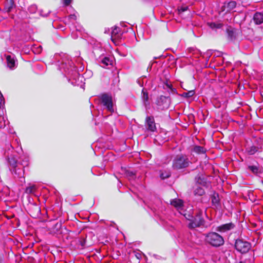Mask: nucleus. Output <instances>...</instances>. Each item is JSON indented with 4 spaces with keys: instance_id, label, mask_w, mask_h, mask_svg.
I'll return each instance as SVG.
<instances>
[{
    "instance_id": "obj_9",
    "label": "nucleus",
    "mask_w": 263,
    "mask_h": 263,
    "mask_svg": "<svg viewBox=\"0 0 263 263\" xmlns=\"http://www.w3.org/2000/svg\"><path fill=\"white\" fill-rule=\"evenodd\" d=\"M236 222H230L219 226L216 231L221 233H224L234 229L236 227Z\"/></svg>"
},
{
    "instance_id": "obj_2",
    "label": "nucleus",
    "mask_w": 263,
    "mask_h": 263,
    "mask_svg": "<svg viewBox=\"0 0 263 263\" xmlns=\"http://www.w3.org/2000/svg\"><path fill=\"white\" fill-rule=\"evenodd\" d=\"M205 241L214 247H219L224 244L223 238L216 232H209L204 234Z\"/></svg>"
},
{
    "instance_id": "obj_12",
    "label": "nucleus",
    "mask_w": 263,
    "mask_h": 263,
    "mask_svg": "<svg viewBox=\"0 0 263 263\" xmlns=\"http://www.w3.org/2000/svg\"><path fill=\"white\" fill-rule=\"evenodd\" d=\"M63 230L68 231L65 227H62L61 222H57L53 226L51 232L54 234H59L62 233Z\"/></svg>"
},
{
    "instance_id": "obj_7",
    "label": "nucleus",
    "mask_w": 263,
    "mask_h": 263,
    "mask_svg": "<svg viewBox=\"0 0 263 263\" xmlns=\"http://www.w3.org/2000/svg\"><path fill=\"white\" fill-rule=\"evenodd\" d=\"M27 211L32 217L36 218L41 213L40 208L35 203H30L27 206Z\"/></svg>"
},
{
    "instance_id": "obj_6",
    "label": "nucleus",
    "mask_w": 263,
    "mask_h": 263,
    "mask_svg": "<svg viewBox=\"0 0 263 263\" xmlns=\"http://www.w3.org/2000/svg\"><path fill=\"white\" fill-rule=\"evenodd\" d=\"M101 99L102 104L106 106L107 110L111 112H114L112 97L107 93H103L101 96Z\"/></svg>"
},
{
    "instance_id": "obj_26",
    "label": "nucleus",
    "mask_w": 263,
    "mask_h": 263,
    "mask_svg": "<svg viewBox=\"0 0 263 263\" xmlns=\"http://www.w3.org/2000/svg\"><path fill=\"white\" fill-rule=\"evenodd\" d=\"M209 26L212 29H219L221 28L223 26V24L222 23H208Z\"/></svg>"
},
{
    "instance_id": "obj_5",
    "label": "nucleus",
    "mask_w": 263,
    "mask_h": 263,
    "mask_svg": "<svg viewBox=\"0 0 263 263\" xmlns=\"http://www.w3.org/2000/svg\"><path fill=\"white\" fill-rule=\"evenodd\" d=\"M171 103V99L170 97H165L163 95L158 97L155 102L157 109L159 110H164L168 108Z\"/></svg>"
},
{
    "instance_id": "obj_20",
    "label": "nucleus",
    "mask_w": 263,
    "mask_h": 263,
    "mask_svg": "<svg viewBox=\"0 0 263 263\" xmlns=\"http://www.w3.org/2000/svg\"><path fill=\"white\" fill-rule=\"evenodd\" d=\"M261 149V146L252 145L248 149V153L250 155H254Z\"/></svg>"
},
{
    "instance_id": "obj_30",
    "label": "nucleus",
    "mask_w": 263,
    "mask_h": 263,
    "mask_svg": "<svg viewBox=\"0 0 263 263\" xmlns=\"http://www.w3.org/2000/svg\"><path fill=\"white\" fill-rule=\"evenodd\" d=\"M8 162L12 167L15 168L16 167L17 161L14 157L8 158Z\"/></svg>"
},
{
    "instance_id": "obj_19",
    "label": "nucleus",
    "mask_w": 263,
    "mask_h": 263,
    "mask_svg": "<svg viewBox=\"0 0 263 263\" xmlns=\"http://www.w3.org/2000/svg\"><path fill=\"white\" fill-rule=\"evenodd\" d=\"M193 193L195 196H201L203 195L205 192L203 188L200 186H197L196 189H195Z\"/></svg>"
},
{
    "instance_id": "obj_31",
    "label": "nucleus",
    "mask_w": 263,
    "mask_h": 263,
    "mask_svg": "<svg viewBox=\"0 0 263 263\" xmlns=\"http://www.w3.org/2000/svg\"><path fill=\"white\" fill-rule=\"evenodd\" d=\"M86 236L84 237L80 238L79 240V243L82 247V248L83 249L86 247Z\"/></svg>"
},
{
    "instance_id": "obj_28",
    "label": "nucleus",
    "mask_w": 263,
    "mask_h": 263,
    "mask_svg": "<svg viewBox=\"0 0 263 263\" xmlns=\"http://www.w3.org/2000/svg\"><path fill=\"white\" fill-rule=\"evenodd\" d=\"M112 60H111L108 57H105L103 58L101 60V62L105 66L112 64Z\"/></svg>"
},
{
    "instance_id": "obj_4",
    "label": "nucleus",
    "mask_w": 263,
    "mask_h": 263,
    "mask_svg": "<svg viewBox=\"0 0 263 263\" xmlns=\"http://www.w3.org/2000/svg\"><path fill=\"white\" fill-rule=\"evenodd\" d=\"M204 220L202 217V211L199 210L195 214V217L193 219L190 220L189 224V228L194 229L203 226L204 224Z\"/></svg>"
},
{
    "instance_id": "obj_37",
    "label": "nucleus",
    "mask_w": 263,
    "mask_h": 263,
    "mask_svg": "<svg viewBox=\"0 0 263 263\" xmlns=\"http://www.w3.org/2000/svg\"><path fill=\"white\" fill-rule=\"evenodd\" d=\"M241 232H241V230H240V231H239L238 232V233H240V234H241Z\"/></svg>"
},
{
    "instance_id": "obj_34",
    "label": "nucleus",
    "mask_w": 263,
    "mask_h": 263,
    "mask_svg": "<svg viewBox=\"0 0 263 263\" xmlns=\"http://www.w3.org/2000/svg\"><path fill=\"white\" fill-rule=\"evenodd\" d=\"M72 0H64V4L65 6H68L71 3Z\"/></svg>"
},
{
    "instance_id": "obj_38",
    "label": "nucleus",
    "mask_w": 263,
    "mask_h": 263,
    "mask_svg": "<svg viewBox=\"0 0 263 263\" xmlns=\"http://www.w3.org/2000/svg\"><path fill=\"white\" fill-rule=\"evenodd\" d=\"M239 263H242V261H240Z\"/></svg>"
},
{
    "instance_id": "obj_13",
    "label": "nucleus",
    "mask_w": 263,
    "mask_h": 263,
    "mask_svg": "<svg viewBox=\"0 0 263 263\" xmlns=\"http://www.w3.org/2000/svg\"><path fill=\"white\" fill-rule=\"evenodd\" d=\"M15 7L13 0H5L4 3V10L8 13L11 12Z\"/></svg>"
},
{
    "instance_id": "obj_3",
    "label": "nucleus",
    "mask_w": 263,
    "mask_h": 263,
    "mask_svg": "<svg viewBox=\"0 0 263 263\" xmlns=\"http://www.w3.org/2000/svg\"><path fill=\"white\" fill-rule=\"evenodd\" d=\"M234 248L236 251L241 254H245L251 248V243L242 238H238L235 240Z\"/></svg>"
},
{
    "instance_id": "obj_35",
    "label": "nucleus",
    "mask_w": 263,
    "mask_h": 263,
    "mask_svg": "<svg viewBox=\"0 0 263 263\" xmlns=\"http://www.w3.org/2000/svg\"><path fill=\"white\" fill-rule=\"evenodd\" d=\"M127 174L129 176H134L135 175V174L133 172H127Z\"/></svg>"
},
{
    "instance_id": "obj_11",
    "label": "nucleus",
    "mask_w": 263,
    "mask_h": 263,
    "mask_svg": "<svg viewBox=\"0 0 263 263\" xmlns=\"http://www.w3.org/2000/svg\"><path fill=\"white\" fill-rule=\"evenodd\" d=\"M211 202L212 205L216 209H219L221 208L220 199L217 193L214 192L211 196Z\"/></svg>"
},
{
    "instance_id": "obj_33",
    "label": "nucleus",
    "mask_w": 263,
    "mask_h": 263,
    "mask_svg": "<svg viewBox=\"0 0 263 263\" xmlns=\"http://www.w3.org/2000/svg\"><path fill=\"white\" fill-rule=\"evenodd\" d=\"M168 91L169 93H171L172 94H177V90L173 87L171 88Z\"/></svg>"
},
{
    "instance_id": "obj_18",
    "label": "nucleus",
    "mask_w": 263,
    "mask_h": 263,
    "mask_svg": "<svg viewBox=\"0 0 263 263\" xmlns=\"http://www.w3.org/2000/svg\"><path fill=\"white\" fill-rule=\"evenodd\" d=\"M192 151L197 154H204L206 153V149L204 147L198 145L195 146Z\"/></svg>"
},
{
    "instance_id": "obj_16",
    "label": "nucleus",
    "mask_w": 263,
    "mask_h": 263,
    "mask_svg": "<svg viewBox=\"0 0 263 263\" xmlns=\"http://www.w3.org/2000/svg\"><path fill=\"white\" fill-rule=\"evenodd\" d=\"M7 66L10 68H13L15 66V61L14 58L12 57L10 55H6Z\"/></svg>"
},
{
    "instance_id": "obj_8",
    "label": "nucleus",
    "mask_w": 263,
    "mask_h": 263,
    "mask_svg": "<svg viewBox=\"0 0 263 263\" xmlns=\"http://www.w3.org/2000/svg\"><path fill=\"white\" fill-rule=\"evenodd\" d=\"M145 127L146 130L151 132H155L157 130V127L154 118L153 116H147L145 119Z\"/></svg>"
},
{
    "instance_id": "obj_36",
    "label": "nucleus",
    "mask_w": 263,
    "mask_h": 263,
    "mask_svg": "<svg viewBox=\"0 0 263 263\" xmlns=\"http://www.w3.org/2000/svg\"><path fill=\"white\" fill-rule=\"evenodd\" d=\"M165 85L166 87L169 89V90L171 89V88L173 87L172 85L171 84H168V83H166Z\"/></svg>"
},
{
    "instance_id": "obj_10",
    "label": "nucleus",
    "mask_w": 263,
    "mask_h": 263,
    "mask_svg": "<svg viewBox=\"0 0 263 263\" xmlns=\"http://www.w3.org/2000/svg\"><path fill=\"white\" fill-rule=\"evenodd\" d=\"M248 170L250 171L253 174L255 175H258L262 173V171L259 167V163L255 161L254 163L249 164L248 165Z\"/></svg>"
},
{
    "instance_id": "obj_24",
    "label": "nucleus",
    "mask_w": 263,
    "mask_h": 263,
    "mask_svg": "<svg viewBox=\"0 0 263 263\" xmlns=\"http://www.w3.org/2000/svg\"><path fill=\"white\" fill-rule=\"evenodd\" d=\"M171 204L177 208H180L183 206V202L180 199H174L171 202Z\"/></svg>"
},
{
    "instance_id": "obj_17",
    "label": "nucleus",
    "mask_w": 263,
    "mask_h": 263,
    "mask_svg": "<svg viewBox=\"0 0 263 263\" xmlns=\"http://www.w3.org/2000/svg\"><path fill=\"white\" fill-rule=\"evenodd\" d=\"M224 7L226 8L227 9V11H231L236 7V2L235 1H230L229 2H225L224 3L223 6Z\"/></svg>"
},
{
    "instance_id": "obj_22",
    "label": "nucleus",
    "mask_w": 263,
    "mask_h": 263,
    "mask_svg": "<svg viewBox=\"0 0 263 263\" xmlns=\"http://www.w3.org/2000/svg\"><path fill=\"white\" fill-rule=\"evenodd\" d=\"M171 176V173L169 171H160V177L164 180L168 178Z\"/></svg>"
},
{
    "instance_id": "obj_27",
    "label": "nucleus",
    "mask_w": 263,
    "mask_h": 263,
    "mask_svg": "<svg viewBox=\"0 0 263 263\" xmlns=\"http://www.w3.org/2000/svg\"><path fill=\"white\" fill-rule=\"evenodd\" d=\"M195 90H191L188 91L187 92H184L182 93L181 95H180V96L184 97V98H190V97L193 96L195 95Z\"/></svg>"
},
{
    "instance_id": "obj_21",
    "label": "nucleus",
    "mask_w": 263,
    "mask_h": 263,
    "mask_svg": "<svg viewBox=\"0 0 263 263\" xmlns=\"http://www.w3.org/2000/svg\"><path fill=\"white\" fill-rule=\"evenodd\" d=\"M119 30V28L117 27H115V28L112 30L111 35V39L112 41L115 42V40L120 37L118 35Z\"/></svg>"
},
{
    "instance_id": "obj_32",
    "label": "nucleus",
    "mask_w": 263,
    "mask_h": 263,
    "mask_svg": "<svg viewBox=\"0 0 263 263\" xmlns=\"http://www.w3.org/2000/svg\"><path fill=\"white\" fill-rule=\"evenodd\" d=\"M35 190V187L34 185L28 186L26 189V192L27 193L31 194Z\"/></svg>"
},
{
    "instance_id": "obj_23",
    "label": "nucleus",
    "mask_w": 263,
    "mask_h": 263,
    "mask_svg": "<svg viewBox=\"0 0 263 263\" xmlns=\"http://www.w3.org/2000/svg\"><path fill=\"white\" fill-rule=\"evenodd\" d=\"M196 182L198 184L204 186L207 185L206 179L203 176H199L196 178Z\"/></svg>"
},
{
    "instance_id": "obj_15",
    "label": "nucleus",
    "mask_w": 263,
    "mask_h": 263,
    "mask_svg": "<svg viewBox=\"0 0 263 263\" xmlns=\"http://www.w3.org/2000/svg\"><path fill=\"white\" fill-rule=\"evenodd\" d=\"M253 20L256 25H260L263 23V13L259 12H255L253 15Z\"/></svg>"
},
{
    "instance_id": "obj_14",
    "label": "nucleus",
    "mask_w": 263,
    "mask_h": 263,
    "mask_svg": "<svg viewBox=\"0 0 263 263\" xmlns=\"http://www.w3.org/2000/svg\"><path fill=\"white\" fill-rule=\"evenodd\" d=\"M226 32L229 40L233 41L236 39V30L235 29L229 26L227 28Z\"/></svg>"
},
{
    "instance_id": "obj_1",
    "label": "nucleus",
    "mask_w": 263,
    "mask_h": 263,
    "mask_svg": "<svg viewBox=\"0 0 263 263\" xmlns=\"http://www.w3.org/2000/svg\"><path fill=\"white\" fill-rule=\"evenodd\" d=\"M192 164L187 156L184 154L177 155L173 160L172 167L174 170H179L185 168Z\"/></svg>"
},
{
    "instance_id": "obj_25",
    "label": "nucleus",
    "mask_w": 263,
    "mask_h": 263,
    "mask_svg": "<svg viewBox=\"0 0 263 263\" xmlns=\"http://www.w3.org/2000/svg\"><path fill=\"white\" fill-rule=\"evenodd\" d=\"M178 14L181 16H183V13L185 12H190L189 7L187 6H182L178 8Z\"/></svg>"
},
{
    "instance_id": "obj_29",
    "label": "nucleus",
    "mask_w": 263,
    "mask_h": 263,
    "mask_svg": "<svg viewBox=\"0 0 263 263\" xmlns=\"http://www.w3.org/2000/svg\"><path fill=\"white\" fill-rule=\"evenodd\" d=\"M142 99L145 102H147L148 100V93L145 88H143L142 90Z\"/></svg>"
}]
</instances>
